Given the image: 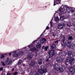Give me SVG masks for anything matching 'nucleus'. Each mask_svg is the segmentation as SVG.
I'll use <instances>...</instances> for the list:
<instances>
[{"instance_id":"nucleus-1","label":"nucleus","mask_w":75,"mask_h":75,"mask_svg":"<svg viewBox=\"0 0 75 75\" xmlns=\"http://www.w3.org/2000/svg\"><path fill=\"white\" fill-rule=\"evenodd\" d=\"M75 59L74 58H72L71 56H69L68 57L66 60L64 62L65 63V65L67 66L68 65V64L66 63H67V62H69V64H70V65L72 64V61H74Z\"/></svg>"},{"instance_id":"nucleus-2","label":"nucleus","mask_w":75,"mask_h":75,"mask_svg":"<svg viewBox=\"0 0 75 75\" xmlns=\"http://www.w3.org/2000/svg\"><path fill=\"white\" fill-rule=\"evenodd\" d=\"M44 66L41 65L40 66V69L38 70V72L40 74H44L45 73H46L47 70L45 69H44Z\"/></svg>"},{"instance_id":"nucleus-3","label":"nucleus","mask_w":75,"mask_h":75,"mask_svg":"<svg viewBox=\"0 0 75 75\" xmlns=\"http://www.w3.org/2000/svg\"><path fill=\"white\" fill-rule=\"evenodd\" d=\"M37 41V40H36L34 41V42H33L30 45L28 46V47L31 48L30 50L31 51H36L37 49L35 47V43H36V42Z\"/></svg>"},{"instance_id":"nucleus-4","label":"nucleus","mask_w":75,"mask_h":75,"mask_svg":"<svg viewBox=\"0 0 75 75\" xmlns=\"http://www.w3.org/2000/svg\"><path fill=\"white\" fill-rule=\"evenodd\" d=\"M54 69L59 71V72H64V70L61 68H59V65L58 64H56L54 65L53 67Z\"/></svg>"},{"instance_id":"nucleus-5","label":"nucleus","mask_w":75,"mask_h":75,"mask_svg":"<svg viewBox=\"0 0 75 75\" xmlns=\"http://www.w3.org/2000/svg\"><path fill=\"white\" fill-rule=\"evenodd\" d=\"M63 58H62L61 56H59L56 59V61L57 62H61L63 61Z\"/></svg>"},{"instance_id":"nucleus-6","label":"nucleus","mask_w":75,"mask_h":75,"mask_svg":"<svg viewBox=\"0 0 75 75\" xmlns=\"http://www.w3.org/2000/svg\"><path fill=\"white\" fill-rule=\"evenodd\" d=\"M65 44L66 45H67L68 47H69V48H71L72 45L71 42L69 41H67L65 42Z\"/></svg>"},{"instance_id":"nucleus-7","label":"nucleus","mask_w":75,"mask_h":75,"mask_svg":"<svg viewBox=\"0 0 75 75\" xmlns=\"http://www.w3.org/2000/svg\"><path fill=\"white\" fill-rule=\"evenodd\" d=\"M64 10L66 13H69L71 11L70 8L68 6H64Z\"/></svg>"},{"instance_id":"nucleus-8","label":"nucleus","mask_w":75,"mask_h":75,"mask_svg":"<svg viewBox=\"0 0 75 75\" xmlns=\"http://www.w3.org/2000/svg\"><path fill=\"white\" fill-rule=\"evenodd\" d=\"M65 26L64 23H60L59 25L57 26V28L58 29H62L63 27Z\"/></svg>"},{"instance_id":"nucleus-9","label":"nucleus","mask_w":75,"mask_h":75,"mask_svg":"<svg viewBox=\"0 0 75 75\" xmlns=\"http://www.w3.org/2000/svg\"><path fill=\"white\" fill-rule=\"evenodd\" d=\"M48 54L50 57H53L55 55V52L53 50H52L49 52Z\"/></svg>"},{"instance_id":"nucleus-10","label":"nucleus","mask_w":75,"mask_h":75,"mask_svg":"<svg viewBox=\"0 0 75 75\" xmlns=\"http://www.w3.org/2000/svg\"><path fill=\"white\" fill-rule=\"evenodd\" d=\"M30 66V67H34L35 66V62L34 61H31Z\"/></svg>"},{"instance_id":"nucleus-11","label":"nucleus","mask_w":75,"mask_h":75,"mask_svg":"<svg viewBox=\"0 0 75 75\" xmlns=\"http://www.w3.org/2000/svg\"><path fill=\"white\" fill-rule=\"evenodd\" d=\"M21 52H20L19 53H17L16 54H13V56L14 57H18V56H20V55H21V54H23L24 52L23 51H21Z\"/></svg>"},{"instance_id":"nucleus-12","label":"nucleus","mask_w":75,"mask_h":75,"mask_svg":"<svg viewBox=\"0 0 75 75\" xmlns=\"http://www.w3.org/2000/svg\"><path fill=\"white\" fill-rule=\"evenodd\" d=\"M12 62H11V60L8 59L6 62V65H10V64H11Z\"/></svg>"},{"instance_id":"nucleus-13","label":"nucleus","mask_w":75,"mask_h":75,"mask_svg":"<svg viewBox=\"0 0 75 75\" xmlns=\"http://www.w3.org/2000/svg\"><path fill=\"white\" fill-rule=\"evenodd\" d=\"M69 71L71 74H74L75 72V69L73 67H71L69 69Z\"/></svg>"},{"instance_id":"nucleus-14","label":"nucleus","mask_w":75,"mask_h":75,"mask_svg":"<svg viewBox=\"0 0 75 75\" xmlns=\"http://www.w3.org/2000/svg\"><path fill=\"white\" fill-rule=\"evenodd\" d=\"M45 41H46V39L45 38H43L42 40H40V43L42 44H44Z\"/></svg>"},{"instance_id":"nucleus-15","label":"nucleus","mask_w":75,"mask_h":75,"mask_svg":"<svg viewBox=\"0 0 75 75\" xmlns=\"http://www.w3.org/2000/svg\"><path fill=\"white\" fill-rule=\"evenodd\" d=\"M59 0H56V1L54 0L53 6H55L56 4H59Z\"/></svg>"},{"instance_id":"nucleus-16","label":"nucleus","mask_w":75,"mask_h":75,"mask_svg":"<svg viewBox=\"0 0 75 75\" xmlns=\"http://www.w3.org/2000/svg\"><path fill=\"white\" fill-rule=\"evenodd\" d=\"M58 12L59 14L61 15L62 14V7H60L58 10Z\"/></svg>"},{"instance_id":"nucleus-17","label":"nucleus","mask_w":75,"mask_h":75,"mask_svg":"<svg viewBox=\"0 0 75 75\" xmlns=\"http://www.w3.org/2000/svg\"><path fill=\"white\" fill-rule=\"evenodd\" d=\"M32 58V57L30 55H29L28 56L27 58V59L28 61H30V60H31V59Z\"/></svg>"},{"instance_id":"nucleus-18","label":"nucleus","mask_w":75,"mask_h":75,"mask_svg":"<svg viewBox=\"0 0 75 75\" xmlns=\"http://www.w3.org/2000/svg\"><path fill=\"white\" fill-rule=\"evenodd\" d=\"M21 51L20 50H18L17 51H15L13 52V54H16V52H17V54L20 53V52L21 53V52H20Z\"/></svg>"},{"instance_id":"nucleus-19","label":"nucleus","mask_w":75,"mask_h":75,"mask_svg":"<svg viewBox=\"0 0 75 75\" xmlns=\"http://www.w3.org/2000/svg\"><path fill=\"white\" fill-rule=\"evenodd\" d=\"M56 47V46L55 45H53L51 47V48H52V50H54V49H55V47Z\"/></svg>"},{"instance_id":"nucleus-20","label":"nucleus","mask_w":75,"mask_h":75,"mask_svg":"<svg viewBox=\"0 0 75 75\" xmlns=\"http://www.w3.org/2000/svg\"><path fill=\"white\" fill-rule=\"evenodd\" d=\"M42 64V60L41 59H40L38 61V64L39 65H41Z\"/></svg>"},{"instance_id":"nucleus-21","label":"nucleus","mask_w":75,"mask_h":75,"mask_svg":"<svg viewBox=\"0 0 75 75\" xmlns=\"http://www.w3.org/2000/svg\"><path fill=\"white\" fill-rule=\"evenodd\" d=\"M41 45L39 44L36 46V47L37 49H39L40 48H41Z\"/></svg>"},{"instance_id":"nucleus-22","label":"nucleus","mask_w":75,"mask_h":75,"mask_svg":"<svg viewBox=\"0 0 75 75\" xmlns=\"http://www.w3.org/2000/svg\"><path fill=\"white\" fill-rule=\"evenodd\" d=\"M67 53H68V55L70 56V55H71L72 54V52L71 51H68Z\"/></svg>"},{"instance_id":"nucleus-23","label":"nucleus","mask_w":75,"mask_h":75,"mask_svg":"<svg viewBox=\"0 0 75 75\" xmlns=\"http://www.w3.org/2000/svg\"><path fill=\"white\" fill-rule=\"evenodd\" d=\"M1 64H2V65H3V66H5V65H6L5 62H4L1 61Z\"/></svg>"},{"instance_id":"nucleus-24","label":"nucleus","mask_w":75,"mask_h":75,"mask_svg":"<svg viewBox=\"0 0 75 75\" xmlns=\"http://www.w3.org/2000/svg\"><path fill=\"white\" fill-rule=\"evenodd\" d=\"M55 20L56 22H57V21H58V20H59V18H58V17H56L55 18Z\"/></svg>"},{"instance_id":"nucleus-25","label":"nucleus","mask_w":75,"mask_h":75,"mask_svg":"<svg viewBox=\"0 0 75 75\" xmlns=\"http://www.w3.org/2000/svg\"><path fill=\"white\" fill-rule=\"evenodd\" d=\"M22 62V60H20L18 62V64L21 65Z\"/></svg>"},{"instance_id":"nucleus-26","label":"nucleus","mask_w":75,"mask_h":75,"mask_svg":"<svg viewBox=\"0 0 75 75\" xmlns=\"http://www.w3.org/2000/svg\"><path fill=\"white\" fill-rule=\"evenodd\" d=\"M67 25L68 27H71V23H69L67 24Z\"/></svg>"},{"instance_id":"nucleus-27","label":"nucleus","mask_w":75,"mask_h":75,"mask_svg":"<svg viewBox=\"0 0 75 75\" xmlns=\"http://www.w3.org/2000/svg\"><path fill=\"white\" fill-rule=\"evenodd\" d=\"M64 18H65V17L64 16H62L60 18V20H63L64 19Z\"/></svg>"},{"instance_id":"nucleus-28","label":"nucleus","mask_w":75,"mask_h":75,"mask_svg":"<svg viewBox=\"0 0 75 75\" xmlns=\"http://www.w3.org/2000/svg\"><path fill=\"white\" fill-rule=\"evenodd\" d=\"M1 57H0L1 59H3L4 58V56L3 55L1 54L0 55Z\"/></svg>"},{"instance_id":"nucleus-29","label":"nucleus","mask_w":75,"mask_h":75,"mask_svg":"<svg viewBox=\"0 0 75 75\" xmlns=\"http://www.w3.org/2000/svg\"><path fill=\"white\" fill-rule=\"evenodd\" d=\"M69 40H72V39H73V38L71 36H69L68 38Z\"/></svg>"},{"instance_id":"nucleus-30","label":"nucleus","mask_w":75,"mask_h":75,"mask_svg":"<svg viewBox=\"0 0 75 75\" xmlns=\"http://www.w3.org/2000/svg\"><path fill=\"white\" fill-rule=\"evenodd\" d=\"M48 46H47L46 47H45L44 48L45 50L46 51H47V49H48Z\"/></svg>"},{"instance_id":"nucleus-31","label":"nucleus","mask_w":75,"mask_h":75,"mask_svg":"<svg viewBox=\"0 0 75 75\" xmlns=\"http://www.w3.org/2000/svg\"><path fill=\"white\" fill-rule=\"evenodd\" d=\"M33 74H34V72H33V71H32L29 74V75H33Z\"/></svg>"},{"instance_id":"nucleus-32","label":"nucleus","mask_w":75,"mask_h":75,"mask_svg":"<svg viewBox=\"0 0 75 75\" xmlns=\"http://www.w3.org/2000/svg\"><path fill=\"white\" fill-rule=\"evenodd\" d=\"M11 75V73L10 72H8L7 74V75Z\"/></svg>"},{"instance_id":"nucleus-33","label":"nucleus","mask_w":75,"mask_h":75,"mask_svg":"<svg viewBox=\"0 0 75 75\" xmlns=\"http://www.w3.org/2000/svg\"><path fill=\"white\" fill-rule=\"evenodd\" d=\"M17 74H18V73H17V72H16L14 73L13 75H17Z\"/></svg>"},{"instance_id":"nucleus-34","label":"nucleus","mask_w":75,"mask_h":75,"mask_svg":"<svg viewBox=\"0 0 75 75\" xmlns=\"http://www.w3.org/2000/svg\"><path fill=\"white\" fill-rule=\"evenodd\" d=\"M50 23L51 26L52 27V21L50 22Z\"/></svg>"},{"instance_id":"nucleus-35","label":"nucleus","mask_w":75,"mask_h":75,"mask_svg":"<svg viewBox=\"0 0 75 75\" xmlns=\"http://www.w3.org/2000/svg\"><path fill=\"white\" fill-rule=\"evenodd\" d=\"M62 47H63V48H65V47H66V45H63Z\"/></svg>"},{"instance_id":"nucleus-36","label":"nucleus","mask_w":75,"mask_h":75,"mask_svg":"<svg viewBox=\"0 0 75 75\" xmlns=\"http://www.w3.org/2000/svg\"><path fill=\"white\" fill-rule=\"evenodd\" d=\"M34 75H40V74L37 73H36Z\"/></svg>"},{"instance_id":"nucleus-37","label":"nucleus","mask_w":75,"mask_h":75,"mask_svg":"<svg viewBox=\"0 0 75 75\" xmlns=\"http://www.w3.org/2000/svg\"><path fill=\"white\" fill-rule=\"evenodd\" d=\"M55 43H58V40H57L54 42Z\"/></svg>"},{"instance_id":"nucleus-38","label":"nucleus","mask_w":75,"mask_h":75,"mask_svg":"<svg viewBox=\"0 0 75 75\" xmlns=\"http://www.w3.org/2000/svg\"><path fill=\"white\" fill-rule=\"evenodd\" d=\"M62 54L63 55H65V52H62Z\"/></svg>"},{"instance_id":"nucleus-39","label":"nucleus","mask_w":75,"mask_h":75,"mask_svg":"<svg viewBox=\"0 0 75 75\" xmlns=\"http://www.w3.org/2000/svg\"><path fill=\"white\" fill-rule=\"evenodd\" d=\"M65 38H64L63 40V41H62L63 42H65Z\"/></svg>"},{"instance_id":"nucleus-40","label":"nucleus","mask_w":75,"mask_h":75,"mask_svg":"<svg viewBox=\"0 0 75 75\" xmlns=\"http://www.w3.org/2000/svg\"><path fill=\"white\" fill-rule=\"evenodd\" d=\"M49 28L48 26H47L46 28V29L47 30H48V29H49Z\"/></svg>"},{"instance_id":"nucleus-41","label":"nucleus","mask_w":75,"mask_h":75,"mask_svg":"<svg viewBox=\"0 0 75 75\" xmlns=\"http://www.w3.org/2000/svg\"><path fill=\"white\" fill-rule=\"evenodd\" d=\"M49 61H50V60L48 59H47L46 60V62H48Z\"/></svg>"},{"instance_id":"nucleus-42","label":"nucleus","mask_w":75,"mask_h":75,"mask_svg":"<svg viewBox=\"0 0 75 75\" xmlns=\"http://www.w3.org/2000/svg\"><path fill=\"white\" fill-rule=\"evenodd\" d=\"M9 56H11V53H9L8 54Z\"/></svg>"},{"instance_id":"nucleus-43","label":"nucleus","mask_w":75,"mask_h":75,"mask_svg":"<svg viewBox=\"0 0 75 75\" xmlns=\"http://www.w3.org/2000/svg\"><path fill=\"white\" fill-rule=\"evenodd\" d=\"M71 12L72 13H74V10H71Z\"/></svg>"},{"instance_id":"nucleus-44","label":"nucleus","mask_w":75,"mask_h":75,"mask_svg":"<svg viewBox=\"0 0 75 75\" xmlns=\"http://www.w3.org/2000/svg\"><path fill=\"white\" fill-rule=\"evenodd\" d=\"M29 71H30V69H28V70H27V72H29Z\"/></svg>"},{"instance_id":"nucleus-45","label":"nucleus","mask_w":75,"mask_h":75,"mask_svg":"<svg viewBox=\"0 0 75 75\" xmlns=\"http://www.w3.org/2000/svg\"><path fill=\"white\" fill-rule=\"evenodd\" d=\"M14 68H13L12 69V72H13V71H14Z\"/></svg>"},{"instance_id":"nucleus-46","label":"nucleus","mask_w":75,"mask_h":75,"mask_svg":"<svg viewBox=\"0 0 75 75\" xmlns=\"http://www.w3.org/2000/svg\"><path fill=\"white\" fill-rule=\"evenodd\" d=\"M44 46H43L42 47V49H43L44 50Z\"/></svg>"},{"instance_id":"nucleus-47","label":"nucleus","mask_w":75,"mask_h":75,"mask_svg":"<svg viewBox=\"0 0 75 75\" xmlns=\"http://www.w3.org/2000/svg\"><path fill=\"white\" fill-rule=\"evenodd\" d=\"M52 36H53V37H54V36H55V35H54V34H52Z\"/></svg>"},{"instance_id":"nucleus-48","label":"nucleus","mask_w":75,"mask_h":75,"mask_svg":"<svg viewBox=\"0 0 75 75\" xmlns=\"http://www.w3.org/2000/svg\"><path fill=\"white\" fill-rule=\"evenodd\" d=\"M23 67H25V64H23Z\"/></svg>"},{"instance_id":"nucleus-49","label":"nucleus","mask_w":75,"mask_h":75,"mask_svg":"<svg viewBox=\"0 0 75 75\" xmlns=\"http://www.w3.org/2000/svg\"><path fill=\"white\" fill-rule=\"evenodd\" d=\"M73 47H74V46H75V45H74V44H73Z\"/></svg>"},{"instance_id":"nucleus-50","label":"nucleus","mask_w":75,"mask_h":75,"mask_svg":"<svg viewBox=\"0 0 75 75\" xmlns=\"http://www.w3.org/2000/svg\"><path fill=\"white\" fill-rule=\"evenodd\" d=\"M4 55H6L7 54H4Z\"/></svg>"},{"instance_id":"nucleus-51","label":"nucleus","mask_w":75,"mask_h":75,"mask_svg":"<svg viewBox=\"0 0 75 75\" xmlns=\"http://www.w3.org/2000/svg\"><path fill=\"white\" fill-rule=\"evenodd\" d=\"M62 51V50H61V51Z\"/></svg>"},{"instance_id":"nucleus-52","label":"nucleus","mask_w":75,"mask_h":75,"mask_svg":"<svg viewBox=\"0 0 75 75\" xmlns=\"http://www.w3.org/2000/svg\"><path fill=\"white\" fill-rule=\"evenodd\" d=\"M60 54H61V53H61V52H60Z\"/></svg>"},{"instance_id":"nucleus-53","label":"nucleus","mask_w":75,"mask_h":75,"mask_svg":"<svg viewBox=\"0 0 75 75\" xmlns=\"http://www.w3.org/2000/svg\"><path fill=\"white\" fill-rule=\"evenodd\" d=\"M25 50H26L25 49Z\"/></svg>"}]
</instances>
